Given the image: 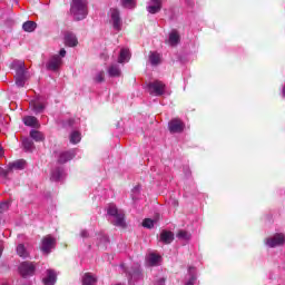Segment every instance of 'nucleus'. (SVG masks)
Segmentation results:
<instances>
[{
    "mask_svg": "<svg viewBox=\"0 0 285 285\" xmlns=\"http://www.w3.org/2000/svg\"><path fill=\"white\" fill-rule=\"evenodd\" d=\"M107 215L109 217V222L117 226L118 228H126V214L124 210L117 208V205L110 204L107 207Z\"/></svg>",
    "mask_w": 285,
    "mask_h": 285,
    "instance_id": "nucleus-1",
    "label": "nucleus"
},
{
    "mask_svg": "<svg viewBox=\"0 0 285 285\" xmlns=\"http://www.w3.org/2000/svg\"><path fill=\"white\" fill-rule=\"evenodd\" d=\"M71 14L76 21H82L88 17V1L87 0H72Z\"/></svg>",
    "mask_w": 285,
    "mask_h": 285,
    "instance_id": "nucleus-2",
    "label": "nucleus"
},
{
    "mask_svg": "<svg viewBox=\"0 0 285 285\" xmlns=\"http://www.w3.org/2000/svg\"><path fill=\"white\" fill-rule=\"evenodd\" d=\"M12 68L16 70V85L18 88H23L26 86V63L21 60H16L12 62Z\"/></svg>",
    "mask_w": 285,
    "mask_h": 285,
    "instance_id": "nucleus-3",
    "label": "nucleus"
},
{
    "mask_svg": "<svg viewBox=\"0 0 285 285\" xmlns=\"http://www.w3.org/2000/svg\"><path fill=\"white\" fill-rule=\"evenodd\" d=\"M264 245L267 248H282L285 245V234L276 232L264 238Z\"/></svg>",
    "mask_w": 285,
    "mask_h": 285,
    "instance_id": "nucleus-4",
    "label": "nucleus"
},
{
    "mask_svg": "<svg viewBox=\"0 0 285 285\" xmlns=\"http://www.w3.org/2000/svg\"><path fill=\"white\" fill-rule=\"evenodd\" d=\"M109 26H111L114 32H121L124 28V20L121 19V12L119 9L111 8L108 12Z\"/></svg>",
    "mask_w": 285,
    "mask_h": 285,
    "instance_id": "nucleus-5",
    "label": "nucleus"
},
{
    "mask_svg": "<svg viewBox=\"0 0 285 285\" xmlns=\"http://www.w3.org/2000/svg\"><path fill=\"white\" fill-rule=\"evenodd\" d=\"M63 57H66V49H60L59 55H53L47 62V70L57 72L61 66H63Z\"/></svg>",
    "mask_w": 285,
    "mask_h": 285,
    "instance_id": "nucleus-6",
    "label": "nucleus"
},
{
    "mask_svg": "<svg viewBox=\"0 0 285 285\" xmlns=\"http://www.w3.org/2000/svg\"><path fill=\"white\" fill-rule=\"evenodd\" d=\"M31 110H33L35 115H41L46 111L48 106V101L43 96H38L30 101Z\"/></svg>",
    "mask_w": 285,
    "mask_h": 285,
    "instance_id": "nucleus-7",
    "label": "nucleus"
},
{
    "mask_svg": "<svg viewBox=\"0 0 285 285\" xmlns=\"http://www.w3.org/2000/svg\"><path fill=\"white\" fill-rule=\"evenodd\" d=\"M147 90L149 95H153L154 97H161V95H165L166 92V85L159 80H155L148 83Z\"/></svg>",
    "mask_w": 285,
    "mask_h": 285,
    "instance_id": "nucleus-8",
    "label": "nucleus"
},
{
    "mask_svg": "<svg viewBox=\"0 0 285 285\" xmlns=\"http://www.w3.org/2000/svg\"><path fill=\"white\" fill-rule=\"evenodd\" d=\"M26 168V160L20 159L10 163L7 168L0 167V177H8V174L12 170H23Z\"/></svg>",
    "mask_w": 285,
    "mask_h": 285,
    "instance_id": "nucleus-9",
    "label": "nucleus"
},
{
    "mask_svg": "<svg viewBox=\"0 0 285 285\" xmlns=\"http://www.w3.org/2000/svg\"><path fill=\"white\" fill-rule=\"evenodd\" d=\"M37 271V264L33 262H22L19 265V273L22 277H32Z\"/></svg>",
    "mask_w": 285,
    "mask_h": 285,
    "instance_id": "nucleus-10",
    "label": "nucleus"
},
{
    "mask_svg": "<svg viewBox=\"0 0 285 285\" xmlns=\"http://www.w3.org/2000/svg\"><path fill=\"white\" fill-rule=\"evenodd\" d=\"M56 243L57 240L55 239V237L50 235L45 236L41 240L40 249L42 250V253L48 255L52 250V248H55Z\"/></svg>",
    "mask_w": 285,
    "mask_h": 285,
    "instance_id": "nucleus-11",
    "label": "nucleus"
},
{
    "mask_svg": "<svg viewBox=\"0 0 285 285\" xmlns=\"http://www.w3.org/2000/svg\"><path fill=\"white\" fill-rule=\"evenodd\" d=\"M141 282H144V274H141V268L137 266L131 272H129V284L137 285L141 284Z\"/></svg>",
    "mask_w": 285,
    "mask_h": 285,
    "instance_id": "nucleus-12",
    "label": "nucleus"
},
{
    "mask_svg": "<svg viewBox=\"0 0 285 285\" xmlns=\"http://www.w3.org/2000/svg\"><path fill=\"white\" fill-rule=\"evenodd\" d=\"M161 0H149L146 6V10L149 14H158V12H161Z\"/></svg>",
    "mask_w": 285,
    "mask_h": 285,
    "instance_id": "nucleus-13",
    "label": "nucleus"
},
{
    "mask_svg": "<svg viewBox=\"0 0 285 285\" xmlns=\"http://www.w3.org/2000/svg\"><path fill=\"white\" fill-rule=\"evenodd\" d=\"M168 128L170 132H184V129L186 128V125L181 119L175 118L168 124Z\"/></svg>",
    "mask_w": 285,
    "mask_h": 285,
    "instance_id": "nucleus-14",
    "label": "nucleus"
},
{
    "mask_svg": "<svg viewBox=\"0 0 285 285\" xmlns=\"http://www.w3.org/2000/svg\"><path fill=\"white\" fill-rule=\"evenodd\" d=\"M75 150L70 151H59L57 154V159L59 164H67V161H71V159H75Z\"/></svg>",
    "mask_w": 285,
    "mask_h": 285,
    "instance_id": "nucleus-15",
    "label": "nucleus"
},
{
    "mask_svg": "<svg viewBox=\"0 0 285 285\" xmlns=\"http://www.w3.org/2000/svg\"><path fill=\"white\" fill-rule=\"evenodd\" d=\"M195 282H197V267L188 266L185 285H195Z\"/></svg>",
    "mask_w": 285,
    "mask_h": 285,
    "instance_id": "nucleus-16",
    "label": "nucleus"
},
{
    "mask_svg": "<svg viewBox=\"0 0 285 285\" xmlns=\"http://www.w3.org/2000/svg\"><path fill=\"white\" fill-rule=\"evenodd\" d=\"M43 285H55L57 284V272L53 269H47L46 277L42 279Z\"/></svg>",
    "mask_w": 285,
    "mask_h": 285,
    "instance_id": "nucleus-17",
    "label": "nucleus"
},
{
    "mask_svg": "<svg viewBox=\"0 0 285 285\" xmlns=\"http://www.w3.org/2000/svg\"><path fill=\"white\" fill-rule=\"evenodd\" d=\"M107 75L112 78L121 77V67L114 62L107 68Z\"/></svg>",
    "mask_w": 285,
    "mask_h": 285,
    "instance_id": "nucleus-18",
    "label": "nucleus"
},
{
    "mask_svg": "<svg viewBox=\"0 0 285 285\" xmlns=\"http://www.w3.org/2000/svg\"><path fill=\"white\" fill-rule=\"evenodd\" d=\"M147 266H159L161 264V256L155 253H150L146 256Z\"/></svg>",
    "mask_w": 285,
    "mask_h": 285,
    "instance_id": "nucleus-19",
    "label": "nucleus"
},
{
    "mask_svg": "<svg viewBox=\"0 0 285 285\" xmlns=\"http://www.w3.org/2000/svg\"><path fill=\"white\" fill-rule=\"evenodd\" d=\"M65 43L69 48H76V46H78V43H79V40L77 39V36L75 33L67 32L65 35Z\"/></svg>",
    "mask_w": 285,
    "mask_h": 285,
    "instance_id": "nucleus-20",
    "label": "nucleus"
},
{
    "mask_svg": "<svg viewBox=\"0 0 285 285\" xmlns=\"http://www.w3.org/2000/svg\"><path fill=\"white\" fill-rule=\"evenodd\" d=\"M66 177V171L63 167H56L51 170V180L52 181H61Z\"/></svg>",
    "mask_w": 285,
    "mask_h": 285,
    "instance_id": "nucleus-21",
    "label": "nucleus"
},
{
    "mask_svg": "<svg viewBox=\"0 0 285 285\" xmlns=\"http://www.w3.org/2000/svg\"><path fill=\"white\" fill-rule=\"evenodd\" d=\"M129 61H130V50L121 49L118 57V63H128Z\"/></svg>",
    "mask_w": 285,
    "mask_h": 285,
    "instance_id": "nucleus-22",
    "label": "nucleus"
},
{
    "mask_svg": "<svg viewBox=\"0 0 285 285\" xmlns=\"http://www.w3.org/2000/svg\"><path fill=\"white\" fill-rule=\"evenodd\" d=\"M173 239H175V235L173 234V232H161L160 242H163V244H171Z\"/></svg>",
    "mask_w": 285,
    "mask_h": 285,
    "instance_id": "nucleus-23",
    "label": "nucleus"
},
{
    "mask_svg": "<svg viewBox=\"0 0 285 285\" xmlns=\"http://www.w3.org/2000/svg\"><path fill=\"white\" fill-rule=\"evenodd\" d=\"M16 250L17 255L22 259H28V257H30V252H28L24 244H19Z\"/></svg>",
    "mask_w": 285,
    "mask_h": 285,
    "instance_id": "nucleus-24",
    "label": "nucleus"
},
{
    "mask_svg": "<svg viewBox=\"0 0 285 285\" xmlns=\"http://www.w3.org/2000/svg\"><path fill=\"white\" fill-rule=\"evenodd\" d=\"M24 126H29L31 128H37L39 126V120H37V117L35 116H26L23 118Z\"/></svg>",
    "mask_w": 285,
    "mask_h": 285,
    "instance_id": "nucleus-25",
    "label": "nucleus"
},
{
    "mask_svg": "<svg viewBox=\"0 0 285 285\" xmlns=\"http://www.w3.org/2000/svg\"><path fill=\"white\" fill-rule=\"evenodd\" d=\"M82 285H97V277L90 273L85 274L82 277Z\"/></svg>",
    "mask_w": 285,
    "mask_h": 285,
    "instance_id": "nucleus-26",
    "label": "nucleus"
},
{
    "mask_svg": "<svg viewBox=\"0 0 285 285\" xmlns=\"http://www.w3.org/2000/svg\"><path fill=\"white\" fill-rule=\"evenodd\" d=\"M149 63L151 66H159L161 63V56L157 52L149 53Z\"/></svg>",
    "mask_w": 285,
    "mask_h": 285,
    "instance_id": "nucleus-27",
    "label": "nucleus"
},
{
    "mask_svg": "<svg viewBox=\"0 0 285 285\" xmlns=\"http://www.w3.org/2000/svg\"><path fill=\"white\" fill-rule=\"evenodd\" d=\"M169 46H177L179 43V33L177 31H171L169 33V39H168Z\"/></svg>",
    "mask_w": 285,
    "mask_h": 285,
    "instance_id": "nucleus-28",
    "label": "nucleus"
},
{
    "mask_svg": "<svg viewBox=\"0 0 285 285\" xmlns=\"http://www.w3.org/2000/svg\"><path fill=\"white\" fill-rule=\"evenodd\" d=\"M24 32H35L37 30V23L35 21H27L22 24Z\"/></svg>",
    "mask_w": 285,
    "mask_h": 285,
    "instance_id": "nucleus-29",
    "label": "nucleus"
},
{
    "mask_svg": "<svg viewBox=\"0 0 285 285\" xmlns=\"http://www.w3.org/2000/svg\"><path fill=\"white\" fill-rule=\"evenodd\" d=\"M69 141L70 144H79V141H81V132L79 131H72L69 136Z\"/></svg>",
    "mask_w": 285,
    "mask_h": 285,
    "instance_id": "nucleus-30",
    "label": "nucleus"
},
{
    "mask_svg": "<svg viewBox=\"0 0 285 285\" xmlns=\"http://www.w3.org/2000/svg\"><path fill=\"white\" fill-rule=\"evenodd\" d=\"M22 146H23L24 150H27L28 153H32V150L35 148V142H32V140L30 138H24L22 140Z\"/></svg>",
    "mask_w": 285,
    "mask_h": 285,
    "instance_id": "nucleus-31",
    "label": "nucleus"
},
{
    "mask_svg": "<svg viewBox=\"0 0 285 285\" xmlns=\"http://www.w3.org/2000/svg\"><path fill=\"white\" fill-rule=\"evenodd\" d=\"M176 237L178 239H180V242H190V233L186 232V230H179L176 235Z\"/></svg>",
    "mask_w": 285,
    "mask_h": 285,
    "instance_id": "nucleus-32",
    "label": "nucleus"
},
{
    "mask_svg": "<svg viewBox=\"0 0 285 285\" xmlns=\"http://www.w3.org/2000/svg\"><path fill=\"white\" fill-rule=\"evenodd\" d=\"M30 137H31V139H33V141H43V139H45L43 134L41 131H37L35 129H32L30 131Z\"/></svg>",
    "mask_w": 285,
    "mask_h": 285,
    "instance_id": "nucleus-33",
    "label": "nucleus"
},
{
    "mask_svg": "<svg viewBox=\"0 0 285 285\" xmlns=\"http://www.w3.org/2000/svg\"><path fill=\"white\" fill-rule=\"evenodd\" d=\"M122 7L127 8L128 10H132L135 6H137V0H121Z\"/></svg>",
    "mask_w": 285,
    "mask_h": 285,
    "instance_id": "nucleus-34",
    "label": "nucleus"
},
{
    "mask_svg": "<svg viewBox=\"0 0 285 285\" xmlns=\"http://www.w3.org/2000/svg\"><path fill=\"white\" fill-rule=\"evenodd\" d=\"M155 224H157V218H155V219L146 218V219L142 222L144 228H154V227H155Z\"/></svg>",
    "mask_w": 285,
    "mask_h": 285,
    "instance_id": "nucleus-35",
    "label": "nucleus"
},
{
    "mask_svg": "<svg viewBox=\"0 0 285 285\" xmlns=\"http://www.w3.org/2000/svg\"><path fill=\"white\" fill-rule=\"evenodd\" d=\"M98 239V246H106V244H108V236H106V234H98L97 236Z\"/></svg>",
    "mask_w": 285,
    "mask_h": 285,
    "instance_id": "nucleus-36",
    "label": "nucleus"
},
{
    "mask_svg": "<svg viewBox=\"0 0 285 285\" xmlns=\"http://www.w3.org/2000/svg\"><path fill=\"white\" fill-rule=\"evenodd\" d=\"M141 186L137 185L131 189V199H137V195L140 193Z\"/></svg>",
    "mask_w": 285,
    "mask_h": 285,
    "instance_id": "nucleus-37",
    "label": "nucleus"
},
{
    "mask_svg": "<svg viewBox=\"0 0 285 285\" xmlns=\"http://www.w3.org/2000/svg\"><path fill=\"white\" fill-rule=\"evenodd\" d=\"M95 81H97V83H101L104 81V71H99L96 77H95Z\"/></svg>",
    "mask_w": 285,
    "mask_h": 285,
    "instance_id": "nucleus-38",
    "label": "nucleus"
},
{
    "mask_svg": "<svg viewBox=\"0 0 285 285\" xmlns=\"http://www.w3.org/2000/svg\"><path fill=\"white\" fill-rule=\"evenodd\" d=\"M10 208V203H0V213H6Z\"/></svg>",
    "mask_w": 285,
    "mask_h": 285,
    "instance_id": "nucleus-39",
    "label": "nucleus"
},
{
    "mask_svg": "<svg viewBox=\"0 0 285 285\" xmlns=\"http://www.w3.org/2000/svg\"><path fill=\"white\" fill-rule=\"evenodd\" d=\"M154 285H166V277L161 276L155 281Z\"/></svg>",
    "mask_w": 285,
    "mask_h": 285,
    "instance_id": "nucleus-40",
    "label": "nucleus"
},
{
    "mask_svg": "<svg viewBox=\"0 0 285 285\" xmlns=\"http://www.w3.org/2000/svg\"><path fill=\"white\" fill-rule=\"evenodd\" d=\"M80 237H82V239H88V237H90V233L86 229H81Z\"/></svg>",
    "mask_w": 285,
    "mask_h": 285,
    "instance_id": "nucleus-41",
    "label": "nucleus"
},
{
    "mask_svg": "<svg viewBox=\"0 0 285 285\" xmlns=\"http://www.w3.org/2000/svg\"><path fill=\"white\" fill-rule=\"evenodd\" d=\"M1 255H3V243L2 242H0V257H1Z\"/></svg>",
    "mask_w": 285,
    "mask_h": 285,
    "instance_id": "nucleus-42",
    "label": "nucleus"
},
{
    "mask_svg": "<svg viewBox=\"0 0 285 285\" xmlns=\"http://www.w3.org/2000/svg\"><path fill=\"white\" fill-rule=\"evenodd\" d=\"M69 126H75V119L69 120Z\"/></svg>",
    "mask_w": 285,
    "mask_h": 285,
    "instance_id": "nucleus-43",
    "label": "nucleus"
},
{
    "mask_svg": "<svg viewBox=\"0 0 285 285\" xmlns=\"http://www.w3.org/2000/svg\"><path fill=\"white\" fill-rule=\"evenodd\" d=\"M3 155V147L0 146V157Z\"/></svg>",
    "mask_w": 285,
    "mask_h": 285,
    "instance_id": "nucleus-44",
    "label": "nucleus"
}]
</instances>
